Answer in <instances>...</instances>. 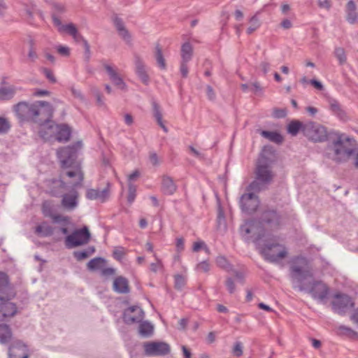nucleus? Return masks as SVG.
I'll return each instance as SVG.
<instances>
[{"label": "nucleus", "instance_id": "e2e57ef3", "mask_svg": "<svg viewBox=\"0 0 358 358\" xmlns=\"http://www.w3.org/2000/svg\"><path fill=\"white\" fill-rule=\"evenodd\" d=\"M71 91L73 94V95L80 100L84 101V96L83 95L81 91L80 90L76 89L75 87H72L71 88Z\"/></svg>", "mask_w": 358, "mask_h": 358}, {"label": "nucleus", "instance_id": "7c9ffc66", "mask_svg": "<svg viewBox=\"0 0 358 358\" xmlns=\"http://www.w3.org/2000/svg\"><path fill=\"white\" fill-rule=\"evenodd\" d=\"M304 124L299 120H292L287 126V131L292 136H296L299 131L303 133Z\"/></svg>", "mask_w": 358, "mask_h": 358}, {"label": "nucleus", "instance_id": "4468645a", "mask_svg": "<svg viewBox=\"0 0 358 358\" xmlns=\"http://www.w3.org/2000/svg\"><path fill=\"white\" fill-rule=\"evenodd\" d=\"M259 204L258 198L254 193H246L241 197L240 205L241 209L247 213L255 212Z\"/></svg>", "mask_w": 358, "mask_h": 358}, {"label": "nucleus", "instance_id": "5fc2aeb1", "mask_svg": "<svg viewBox=\"0 0 358 358\" xmlns=\"http://www.w3.org/2000/svg\"><path fill=\"white\" fill-rule=\"evenodd\" d=\"M233 353L237 357H240L243 354V346L241 343L236 342L234 344Z\"/></svg>", "mask_w": 358, "mask_h": 358}, {"label": "nucleus", "instance_id": "dca6fc26", "mask_svg": "<svg viewBox=\"0 0 358 358\" xmlns=\"http://www.w3.org/2000/svg\"><path fill=\"white\" fill-rule=\"evenodd\" d=\"M134 62L136 75L143 84L148 85L150 83V77L147 73L146 66L142 58L138 55H134Z\"/></svg>", "mask_w": 358, "mask_h": 358}, {"label": "nucleus", "instance_id": "e433bc0d", "mask_svg": "<svg viewBox=\"0 0 358 358\" xmlns=\"http://www.w3.org/2000/svg\"><path fill=\"white\" fill-rule=\"evenodd\" d=\"M94 251V248L90 247L87 250L75 251L73 256L77 260L80 261L87 258L90 255L93 254Z\"/></svg>", "mask_w": 358, "mask_h": 358}, {"label": "nucleus", "instance_id": "a878e982", "mask_svg": "<svg viewBox=\"0 0 358 358\" xmlns=\"http://www.w3.org/2000/svg\"><path fill=\"white\" fill-rule=\"evenodd\" d=\"M176 185L169 176L162 178V191L166 194H173L176 191Z\"/></svg>", "mask_w": 358, "mask_h": 358}, {"label": "nucleus", "instance_id": "473e14b6", "mask_svg": "<svg viewBox=\"0 0 358 358\" xmlns=\"http://www.w3.org/2000/svg\"><path fill=\"white\" fill-rule=\"evenodd\" d=\"M152 108L154 112V117H155L157 123L165 132H168V128L163 123L162 114L160 111L159 105L157 103L154 102L152 103Z\"/></svg>", "mask_w": 358, "mask_h": 358}, {"label": "nucleus", "instance_id": "5701e85b", "mask_svg": "<svg viewBox=\"0 0 358 358\" xmlns=\"http://www.w3.org/2000/svg\"><path fill=\"white\" fill-rule=\"evenodd\" d=\"M113 287L114 291L117 293L127 294L129 292L128 280L122 276H119L114 280Z\"/></svg>", "mask_w": 358, "mask_h": 358}, {"label": "nucleus", "instance_id": "ddd939ff", "mask_svg": "<svg viewBox=\"0 0 358 358\" xmlns=\"http://www.w3.org/2000/svg\"><path fill=\"white\" fill-rule=\"evenodd\" d=\"M145 352L149 356L165 355L170 352V346L164 342H145L143 344Z\"/></svg>", "mask_w": 358, "mask_h": 358}, {"label": "nucleus", "instance_id": "f3484780", "mask_svg": "<svg viewBox=\"0 0 358 358\" xmlns=\"http://www.w3.org/2000/svg\"><path fill=\"white\" fill-rule=\"evenodd\" d=\"M101 64L108 73L112 83L120 89L125 90L127 88V85L117 72L116 69L112 65L105 62H101Z\"/></svg>", "mask_w": 358, "mask_h": 358}, {"label": "nucleus", "instance_id": "412c9836", "mask_svg": "<svg viewBox=\"0 0 358 358\" xmlns=\"http://www.w3.org/2000/svg\"><path fill=\"white\" fill-rule=\"evenodd\" d=\"M78 192L73 189L62 196V205L67 210H73L78 206Z\"/></svg>", "mask_w": 358, "mask_h": 358}, {"label": "nucleus", "instance_id": "6e6552de", "mask_svg": "<svg viewBox=\"0 0 358 358\" xmlns=\"http://www.w3.org/2000/svg\"><path fill=\"white\" fill-rule=\"evenodd\" d=\"M91 234L87 227L74 230L65 238V245L67 248H73L87 244Z\"/></svg>", "mask_w": 358, "mask_h": 358}, {"label": "nucleus", "instance_id": "6e6d98bb", "mask_svg": "<svg viewBox=\"0 0 358 358\" xmlns=\"http://www.w3.org/2000/svg\"><path fill=\"white\" fill-rule=\"evenodd\" d=\"M189 150L191 154L198 159H203L204 157L203 154L199 150L193 147L192 145L189 146Z\"/></svg>", "mask_w": 358, "mask_h": 358}, {"label": "nucleus", "instance_id": "a18cd8bd", "mask_svg": "<svg viewBox=\"0 0 358 358\" xmlns=\"http://www.w3.org/2000/svg\"><path fill=\"white\" fill-rule=\"evenodd\" d=\"M175 287L178 289H182L186 285V278L184 275L177 274L174 276Z\"/></svg>", "mask_w": 358, "mask_h": 358}, {"label": "nucleus", "instance_id": "338daca9", "mask_svg": "<svg viewBox=\"0 0 358 358\" xmlns=\"http://www.w3.org/2000/svg\"><path fill=\"white\" fill-rule=\"evenodd\" d=\"M251 86H252L251 90H253L255 93L262 92V87H261L259 82H257V81L253 82L251 84Z\"/></svg>", "mask_w": 358, "mask_h": 358}, {"label": "nucleus", "instance_id": "c03bdc74", "mask_svg": "<svg viewBox=\"0 0 358 358\" xmlns=\"http://www.w3.org/2000/svg\"><path fill=\"white\" fill-rule=\"evenodd\" d=\"M210 269V265L207 261L198 263L195 266V271L198 273H208Z\"/></svg>", "mask_w": 358, "mask_h": 358}, {"label": "nucleus", "instance_id": "423d86ee", "mask_svg": "<svg viewBox=\"0 0 358 358\" xmlns=\"http://www.w3.org/2000/svg\"><path fill=\"white\" fill-rule=\"evenodd\" d=\"M258 247L264 258L271 263H280L287 257L288 250L283 244L275 240L264 244L258 243Z\"/></svg>", "mask_w": 358, "mask_h": 358}, {"label": "nucleus", "instance_id": "4c0bfd02", "mask_svg": "<svg viewBox=\"0 0 358 358\" xmlns=\"http://www.w3.org/2000/svg\"><path fill=\"white\" fill-rule=\"evenodd\" d=\"M331 110L336 115L343 117L344 112L341 109L339 103L334 99H331L329 101Z\"/></svg>", "mask_w": 358, "mask_h": 358}, {"label": "nucleus", "instance_id": "b1692460", "mask_svg": "<svg viewBox=\"0 0 358 358\" xmlns=\"http://www.w3.org/2000/svg\"><path fill=\"white\" fill-rule=\"evenodd\" d=\"M35 233L43 237L50 236L54 233V228L47 222H43L36 227Z\"/></svg>", "mask_w": 358, "mask_h": 358}, {"label": "nucleus", "instance_id": "9b49d317", "mask_svg": "<svg viewBox=\"0 0 358 358\" xmlns=\"http://www.w3.org/2000/svg\"><path fill=\"white\" fill-rule=\"evenodd\" d=\"M332 308L334 312L338 314H343L354 306L352 299L345 294H336L331 301Z\"/></svg>", "mask_w": 358, "mask_h": 358}, {"label": "nucleus", "instance_id": "c756f323", "mask_svg": "<svg viewBox=\"0 0 358 358\" xmlns=\"http://www.w3.org/2000/svg\"><path fill=\"white\" fill-rule=\"evenodd\" d=\"M153 325L148 322H143L138 327V333L143 337L150 336L153 333Z\"/></svg>", "mask_w": 358, "mask_h": 358}, {"label": "nucleus", "instance_id": "f03ea898", "mask_svg": "<svg viewBox=\"0 0 358 358\" xmlns=\"http://www.w3.org/2000/svg\"><path fill=\"white\" fill-rule=\"evenodd\" d=\"M13 110L20 122H31L45 129L51 122L53 113L52 105L45 101H36L33 103L21 101L13 106Z\"/></svg>", "mask_w": 358, "mask_h": 358}, {"label": "nucleus", "instance_id": "052dcab7", "mask_svg": "<svg viewBox=\"0 0 358 358\" xmlns=\"http://www.w3.org/2000/svg\"><path fill=\"white\" fill-rule=\"evenodd\" d=\"M50 94V92L46 90H35L33 92V96L37 97L48 96Z\"/></svg>", "mask_w": 358, "mask_h": 358}, {"label": "nucleus", "instance_id": "f8f14e48", "mask_svg": "<svg viewBox=\"0 0 358 358\" xmlns=\"http://www.w3.org/2000/svg\"><path fill=\"white\" fill-rule=\"evenodd\" d=\"M15 296V292L8 275L0 271V301H10Z\"/></svg>", "mask_w": 358, "mask_h": 358}, {"label": "nucleus", "instance_id": "0eeeda50", "mask_svg": "<svg viewBox=\"0 0 358 358\" xmlns=\"http://www.w3.org/2000/svg\"><path fill=\"white\" fill-rule=\"evenodd\" d=\"M47 129L48 131H45L44 129H41L39 131L40 136L45 140L54 136L59 142H66L71 136L70 128L66 124H56L51 122Z\"/></svg>", "mask_w": 358, "mask_h": 358}, {"label": "nucleus", "instance_id": "aec40b11", "mask_svg": "<svg viewBox=\"0 0 358 358\" xmlns=\"http://www.w3.org/2000/svg\"><path fill=\"white\" fill-rule=\"evenodd\" d=\"M27 346L22 342H17L9 348L10 358H29Z\"/></svg>", "mask_w": 358, "mask_h": 358}, {"label": "nucleus", "instance_id": "3c124183", "mask_svg": "<svg viewBox=\"0 0 358 358\" xmlns=\"http://www.w3.org/2000/svg\"><path fill=\"white\" fill-rule=\"evenodd\" d=\"M28 58L32 62H34L38 59V54L36 53V52L34 48L33 43H31V45H30L29 52H28Z\"/></svg>", "mask_w": 358, "mask_h": 358}, {"label": "nucleus", "instance_id": "393cba45", "mask_svg": "<svg viewBox=\"0 0 358 358\" xmlns=\"http://www.w3.org/2000/svg\"><path fill=\"white\" fill-rule=\"evenodd\" d=\"M356 5L353 1H350L346 6V19L350 24H355L358 18V15L356 12Z\"/></svg>", "mask_w": 358, "mask_h": 358}, {"label": "nucleus", "instance_id": "4d7b16f0", "mask_svg": "<svg viewBox=\"0 0 358 358\" xmlns=\"http://www.w3.org/2000/svg\"><path fill=\"white\" fill-rule=\"evenodd\" d=\"M43 72L50 81L52 83H56V78L50 69L45 68L43 69Z\"/></svg>", "mask_w": 358, "mask_h": 358}, {"label": "nucleus", "instance_id": "bb28decb", "mask_svg": "<svg viewBox=\"0 0 358 358\" xmlns=\"http://www.w3.org/2000/svg\"><path fill=\"white\" fill-rule=\"evenodd\" d=\"M193 55V48L192 45L186 42L181 47V62H189Z\"/></svg>", "mask_w": 358, "mask_h": 358}, {"label": "nucleus", "instance_id": "1a4fd4ad", "mask_svg": "<svg viewBox=\"0 0 358 358\" xmlns=\"http://www.w3.org/2000/svg\"><path fill=\"white\" fill-rule=\"evenodd\" d=\"M303 134L310 140L316 142L324 141L327 138V132L325 127L313 122H308L304 124Z\"/></svg>", "mask_w": 358, "mask_h": 358}, {"label": "nucleus", "instance_id": "2eb2a0df", "mask_svg": "<svg viewBox=\"0 0 358 358\" xmlns=\"http://www.w3.org/2000/svg\"><path fill=\"white\" fill-rule=\"evenodd\" d=\"M144 317V312L137 306L128 308L124 312L123 320L127 324L140 322Z\"/></svg>", "mask_w": 358, "mask_h": 358}, {"label": "nucleus", "instance_id": "f704fd0d", "mask_svg": "<svg viewBox=\"0 0 358 358\" xmlns=\"http://www.w3.org/2000/svg\"><path fill=\"white\" fill-rule=\"evenodd\" d=\"M66 175L69 178L76 177L78 178V181L73 185L74 187L79 185L83 180V173L78 166H76L73 170L66 171Z\"/></svg>", "mask_w": 358, "mask_h": 358}, {"label": "nucleus", "instance_id": "de8ad7c7", "mask_svg": "<svg viewBox=\"0 0 358 358\" xmlns=\"http://www.w3.org/2000/svg\"><path fill=\"white\" fill-rule=\"evenodd\" d=\"M50 218L55 223L64 224L69 223V217L68 216H64L59 214H54Z\"/></svg>", "mask_w": 358, "mask_h": 358}, {"label": "nucleus", "instance_id": "f257e3e1", "mask_svg": "<svg viewBox=\"0 0 358 358\" xmlns=\"http://www.w3.org/2000/svg\"><path fill=\"white\" fill-rule=\"evenodd\" d=\"M290 278L294 288L308 292L319 301L324 300L329 288L321 281L313 280V273L308 261L303 257H297L290 266Z\"/></svg>", "mask_w": 358, "mask_h": 358}, {"label": "nucleus", "instance_id": "a211bd4d", "mask_svg": "<svg viewBox=\"0 0 358 358\" xmlns=\"http://www.w3.org/2000/svg\"><path fill=\"white\" fill-rule=\"evenodd\" d=\"M110 196V185L108 183L107 187L103 189H87L86 192V197L90 200H98L101 202H105Z\"/></svg>", "mask_w": 358, "mask_h": 358}, {"label": "nucleus", "instance_id": "7ed1b4c3", "mask_svg": "<svg viewBox=\"0 0 358 358\" xmlns=\"http://www.w3.org/2000/svg\"><path fill=\"white\" fill-rule=\"evenodd\" d=\"M270 224L276 227L279 224V218L275 211L268 210L262 215V221L248 220L241 227V233L246 239H252L254 242L260 243V240L265 235L264 225Z\"/></svg>", "mask_w": 358, "mask_h": 358}, {"label": "nucleus", "instance_id": "79ce46f5", "mask_svg": "<svg viewBox=\"0 0 358 358\" xmlns=\"http://www.w3.org/2000/svg\"><path fill=\"white\" fill-rule=\"evenodd\" d=\"M250 25L247 29V33L248 34H251L260 26L259 20L257 15H254L250 18Z\"/></svg>", "mask_w": 358, "mask_h": 358}, {"label": "nucleus", "instance_id": "0e129e2a", "mask_svg": "<svg viewBox=\"0 0 358 358\" xmlns=\"http://www.w3.org/2000/svg\"><path fill=\"white\" fill-rule=\"evenodd\" d=\"M205 248L206 250H208L206 244L203 241H198V242H195L193 245V248H192V250L194 252H197L199 251V249L201 248Z\"/></svg>", "mask_w": 358, "mask_h": 358}, {"label": "nucleus", "instance_id": "39448f33", "mask_svg": "<svg viewBox=\"0 0 358 358\" xmlns=\"http://www.w3.org/2000/svg\"><path fill=\"white\" fill-rule=\"evenodd\" d=\"M332 159L336 162H345L355 156L357 148L353 138L340 135L334 141Z\"/></svg>", "mask_w": 358, "mask_h": 358}, {"label": "nucleus", "instance_id": "4be33fe9", "mask_svg": "<svg viewBox=\"0 0 358 358\" xmlns=\"http://www.w3.org/2000/svg\"><path fill=\"white\" fill-rule=\"evenodd\" d=\"M113 22L114 25L118 32V34L127 42H129L131 41V35L127 28L124 26V24L121 18H120L117 15H114L113 16Z\"/></svg>", "mask_w": 358, "mask_h": 358}, {"label": "nucleus", "instance_id": "69168bd1", "mask_svg": "<svg viewBox=\"0 0 358 358\" xmlns=\"http://www.w3.org/2000/svg\"><path fill=\"white\" fill-rule=\"evenodd\" d=\"M206 94H207V96H208V98L213 101V100H215V93L213 89V87L210 85H208L207 87H206Z\"/></svg>", "mask_w": 358, "mask_h": 358}, {"label": "nucleus", "instance_id": "ea45409f", "mask_svg": "<svg viewBox=\"0 0 358 358\" xmlns=\"http://www.w3.org/2000/svg\"><path fill=\"white\" fill-rule=\"evenodd\" d=\"M334 55L338 60L339 64L343 65L347 60L345 51L341 47H336L334 50Z\"/></svg>", "mask_w": 358, "mask_h": 358}, {"label": "nucleus", "instance_id": "774afa93", "mask_svg": "<svg viewBox=\"0 0 358 358\" xmlns=\"http://www.w3.org/2000/svg\"><path fill=\"white\" fill-rule=\"evenodd\" d=\"M124 122L129 125V126H131L134 123V118L133 117L131 116V115L129 114V113H126L124 115Z\"/></svg>", "mask_w": 358, "mask_h": 358}, {"label": "nucleus", "instance_id": "cd10ccee", "mask_svg": "<svg viewBox=\"0 0 358 358\" xmlns=\"http://www.w3.org/2000/svg\"><path fill=\"white\" fill-rule=\"evenodd\" d=\"M12 338V332L8 325L0 324V343H8Z\"/></svg>", "mask_w": 358, "mask_h": 358}, {"label": "nucleus", "instance_id": "8fccbe9b", "mask_svg": "<svg viewBox=\"0 0 358 358\" xmlns=\"http://www.w3.org/2000/svg\"><path fill=\"white\" fill-rule=\"evenodd\" d=\"M317 6L320 8L329 10L331 7V2L330 0H317Z\"/></svg>", "mask_w": 358, "mask_h": 358}, {"label": "nucleus", "instance_id": "37998d69", "mask_svg": "<svg viewBox=\"0 0 358 358\" xmlns=\"http://www.w3.org/2000/svg\"><path fill=\"white\" fill-rule=\"evenodd\" d=\"M128 195H127V201L129 203L131 204L135 200L136 196V187L131 182H129L128 185Z\"/></svg>", "mask_w": 358, "mask_h": 358}, {"label": "nucleus", "instance_id": "09e8293b", "mask_svg": "<svg viewBox=\"0 0 358 358\" xmlns=\"http://www.w3.org/2000/svg\"><path fill=\"white\" fill-rule=\"evenodd\" d=\"M10 127V123L6 118L0 117V132H6Z\"/></svg>", "mask_w": 358, "mask_h": 358}, {"label": "nucleus", "instance_id": "a19ab883", "mask_svg": "<svg viewBox=\"0 0 358 358\" xmlns=\"http://www.w3.org/2000/svg\"><path fill=\"white\" fill-rule=\"evenodd\" d=\"M154 257L155 258V262L150 264V271L154 273H156L159 271H162L164 269V264L162 259H159L155 253H154Z\"/></svg>", "mask_w": 358, "mask_h": 358}, {"label": "nucleus", "instance_id": "864d4df0", "mask_svg": "<svg viewBox=\"0 0 358 358\" xmlns=\"http://www.w3.org/2000/svg\"><path fill=\"white\" fill-rule=\"evenodd\" d=\"M176 248L178 253L181 252L184 250L185 241L183 238L179 237L176 238Z\"/></svg>", "mask_w": 358, "mask_h": 358}, {"label": "nucleus", "instance_id": "bf43d9fd", "mask_svg": "<svg viewBox=\"0 0 358 358\" xmlns=\"http://www.w3.org/2000/svg\"><path fill=\"white\" fill-rule=\"evenodd\" d=\"M180 71L183 78H186L188 75L187 62H180Z\"/></svg>", "mask_w": 358, "mask_h": 358}, {"label": "nucleus", "instance_id": "9d476101", "mask_svg": "<svg viewBox=\"0 0 358 358\" xmlns=\"http://www.w3.org/2000/svg\"><path fill=\"white\" fill-rule=\"evenodd\" d=\"M79 145L67 146L57 150V157L62 168L71 167L76 157Z\"/></svg>", "mask_w": 358, "mask_h": 358}, {"label": "nucleus", "instance_id": "6ab92c4d", "mask_svg": "<svg viewBox=\"0 0 358 358\" xmlns=\"http://www.w3.org/2000/svg\"><path fill=\"white\" fill-rule=\"evenodd\" d=\"M17 311L15 303L10 301H0V316L2 320L14 316Z\"/></svg>", "mask_w": 358, "mask_h": 358}, {"label": "nucleus", "instance_id": "13d9d810", "mask_svg": "<svg viewBox=\"0 0 358 358\" xmlns=\"http://www.w3.org/2000/svg\"><path fill=\"white\" fill-rule=\"evenodd\" d=\"M217 264L222 268H227L228 266V262L227 259L223 256H219L216 259Z\"/></svg>", "mask_w": 358, "mask_h": 358}, {"label": "nucleus", "instance_id": "2f4dec72", "mask_svg": "<svg viewBox=\"0 0 358 358\" xmlns=\"http://www.w3.org/2000/svg\"><path fill=\"white\" fill-rule=\"evenodd\" d=\"M260 134L265 138L275 143H281L283 141L282 136L276 131H262Z\"/></svg>", "mask_w": 358, "mask_h": 358}, {"label": "nucleus", "instance_id": "c85d7f7f", "mask_svg": "<svg viewBox=\"0 0 358 358\" xmlns=\"http://www.w3.org/2000/svg\"><path fill=\"white\" fill-rule=\"evenodd\" d=\"M17 89L14 86L0 88V100H9L16 94Z\"/></svg>", "mask_w": 358, "mask_h": 358}, {"label": "nucleus", "instance_id": "603ef678", "mask_svg": "<svg viewBox=\"0 0 358 358\" xmlns=\"http://www.w3.org/2000/svg\"><path fill=\"white\" fill-rule=\"evenodd\" d=\"M225 285L230 294H233L235 292L236 285L234 281L231 278H227Z\"/></svg>", "mask_w": 358, "mask_h": 358}, {"label": "nucleus", "instance_id": "c9c22d12", "mask_svg": "<svg viewBox=\"0 0 358 358\" xmlns=\"http://www.w3.org/2000/svg\"><path fill=\"white\" fill-rule=\"evenodd\" d=\"M155 59L157 60V64L162 69H166V64L165 59L164 58L162 48L159 45H157L155 47Z\"/></svg>", "mask_w": 358, "mask_h": 358}, {"label": "nucleus", "instance_id": "49530a36", "mask_svg": "<svg viewBox=\"0 0 358 358\" xmlns=\"http://www.w3.org/2000/svg\"><path fill=\"white\" fill-rule=\"evenodd\" d=\"M59 31H66L70 35L73 36L78 31L76 27L73 23H69L65 25H61L59 28Z\"/></svg>", "mask_w": 358, "mask_h": 358}, {"label": "nucleus", "instance_id": "58836bf2", "mask_svg": "<svg viewBox=\"0 0 358 358\" xmlns=\"http://www.w3.org/2000/svg\"><path fill=\"white\" fill-rule=\"evenodd\" d=\"M42 213L46 217H51L55 213H53V206L50 201H45L42 203L41 207Z\"/></svg>", "mask_w": 358, "mask_h": 358}, {"label": "nucleus", "instance_id": "680f3d73", "mask_svg": "<svg viewBox=\"0 0 358 358\" xmlns=\"http://www.w3.org/2000/svg\"><path fill=\"white\" fill-rule=\"evenodd\" d=\"M57 52L64 56L69 55L70 49L67 46L59 45L57 47Z\"/></svg>", "mask_w": 358, "mask_h": 358}, {"label": "nucleus", "instance_id": "72a5a7b5", "mask_svg": "<svg viewBox=\"0 0 358 358\" xmlns=\"http://www.w3.org/2000/svg\"><path fill=\"white\" fill-rule=\"evenodd\" d=\"M105 265V260L101 257H96L87 263V268L90 271L101 269Z\"/></svg>", "mask_w": 358, "mask_h": 358}, {"label": "nucleus", "instance_id": "20e7f679", "mask_svg": "<svg viewBox=\"0 0 358 358\" xmlns=\"http://www.w3.org/2000/svg\"><path fill=\"white\" fill-rule=\"evenodd\" d=\"M267 151L264 150L261 154L256 166V180L251 182L248 187L250 190L259 191L262 185L269 183L273 177L271 171V164L273 162L271 156H267Z\"/></svg>", "mask_w": 358, "mask_h": 358}]
</instances>
